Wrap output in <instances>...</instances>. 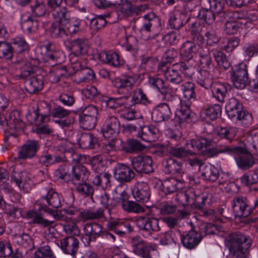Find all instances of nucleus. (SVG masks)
<instances>
[{
    "instance_id": "1",
    "label": "nucleus",
    "mask_w": 258,
    "mask_h": 258,
    "mask_svg": "<svg viewBox=\"0 0 258 258\" xmlns=\"http://www.w3.org/2000/svg\"><path fill=\"white\" fill-rule=\"evenodd\" d=\"M230 253L233 258H246L252 243L251 239L240 232L231 234L227 238Z\"/></svg>"
},
{
    "instance_id": "2",
    "label": "nucleus",
    "mask_w": 258,
    "mask_h": 258,
    "mask_svg": "<svg viewBox=\"0 0 258 258\" xmlns=\"http://www.w3.org/2000/svg\"><path fill=\"white\" fill-rule=\"evenodd\" d=\"M225 108L231 119L240 121L245 126H248L252 123L251 114L243 110L242 104L236 98H230L226 105Z\"/></svg>"
},
{
    "instance_id": "3",
    "label": "nucleus",
    "mask_w": 258,
    "mask_h": 258,
    "mask_svg": "<svg viewBox=\"0 0 258 258\" xmlns=\"http://www.w3.org/2000/svg\"><path fill=\"white\" fill-rule=\"evenodd\" d=\"M208 196L205 194H200L193 189L177 195L176 200L179 204L185 207L191 205L195 208L202 210L208 200Z\"/></svg>"
},
{
    "instance_id": "4",
    "label": "nucleus",
    "mask_w": 258,
    "mask_h": 258,
    "mask_svg": "<svg viewBox=\"0 0 258 258\" xmlns=\"http://www.w3.org/2000/svg\"><path fill=\"white\" fill-rule=\"evenodd\" d=\"M177 70H179L180 72L184 75L185 77L188 78H191L194 74L193 68L187 65L185 62L181 61L174 63L173 65V68L170 69L165 74V78L166 80L174 84L181 83L182 82V78L178 72Z\"/></svg>"
},
{
    "instance_id": "5",
    "label": "nucleus",
    "mask_w": 258,
    "mask_h": 258,
    "mask_svg": "<svg viewBox=\"0 0 258 258\" xmlns=\"http://www.w3.org/2000/svg\"><path fill=\"white\" fill-rule=\"evenodd\" d=\"M138 79L139 76L137 74L131 75L128 73L116 78L112 81V85L117 89L118 94L127 96Z\"/></svg>"
},
{
    "instance_id": "6",
    "label": "nucleus",
    "mask_w": 258,
    "mask_h": 258,
    "mask_svg": "<svg viewBox=\"0 0 258 258\" xmlns=\"http://www.w3.org/2000/svg\"><path fill=\"white\" fill-rule=\"evenodd\" d=\"M71 111L61 106H56L50 111L49 115L53 118L55 122L63 128H67L75 122L74 117L70 115Z\"/></svg>"
},
{
    "instance_id": "7",
    "label": "nucleus",
    "mask_w": 258,
    "mask_h": 258,
    "mask_svg": "<svg viewBox=\"0 0 258 258\" xmlns=\"http://www.w3.org/2000/svg\"><path fill=\"white\" fill-rule=\"evenodd\" d=\"M231 78L234 86L237 89H243L248 84L247 66L240 63L235 66L231 72Z\"/></svg>"
},
{
    "instance_id": "8",
    "label": "nucleus",
    "mask_w": 258,
    "mask_h": 258,
    "mask_svg": "<svg viewBox=\"0 0 258 258\" xmlns=\"http://www.w3.org/2000/svg\"><path fill=\"white\" fill-rule=\"evenodd\" d=\"M40 146V144L38 141L34 140L27 141L19 148L17 160L20 161L33 158L36 156V153L39 150Z\"/></svg>"
},
{
    "instance_id": "9",
    "label": "nucleus",
    "mask_w": 258,
    "mask_h": 258,
    "mask_svg": "<svg viewBox=\"0 0 258 258\" xmlns=\"http://www.w3.org/2000/svg\"><path fill=\"white\" fill-rule=\"evenodd\" d=\"M139 230L151 235L153 232L160 230V219L153 216L140 217L136 220Z\"/></svg>"
},
{
    "instance_id": "10",
    "label": "nucleus",
    "mask_w": 258,
    "mask_h": 258,
    "mask_svg": "<svg viewBox=\"0 0 258 258\" xmlns=\"http://www.w3.org/2000/svg\"><path fill=\"white\" fill-rule=\"evenodd\" d=\"M232 207L235 216L239 218L248 217L253 211V209L248 205L247 198L242 196L234 197Z\"/></svg>"
},
{
    "instance_id": "11",
    "label": "nucleus",
    "mask_w": 258,
    "mask_h": 258,
    "mask_svg": "<svg viewBox=\"0 0 258 258\" xmlns=\"http://www.w3.org/2000/svg\"><path fill=\"white\" fill-rule=\"evenodd\" d=\"M83 231L86 237H83L82 241L86 245H89L90 241H95L99 237H102L104 232L102 226L97 223H88L84 225Z\"/></svg>"
},
{
    "instance_id": "12",
    "label": "nucleus",
    "mask_w": 258,
    "mask_h": 258,
    "mask_svg": "<svg viewBox=\"0 0 258 258\" xmlns=\"http://www.w3.org/2000/svg\"><path fill=\"white\" fill-rule=\"evenodd\" d=\"M133 168L139 173L148 174L153 171L152 159L147 155H139L134 157L131 160Z\"/></svg>"
},
{
    "instance_id": "13",
    "label": "nucleus",
    "mask_w": 258,
    "mask_h": 258,
    "mask_svg": "<svg viewBox=\"0 0 258 258\" xmlns=\"http://www.w3.org/2000/svg\"><path fill=\"white\" fill-rule=\"evenodd\" d=\"M114 178L120 183L130 182L135 176L134 171L123 163L117 164L113 169Z\"/></svg>"
},
{
    "instance_id": "14",
    "label": "nucleus",
    "mask_w": 258,
    "mask_h": 258,
    "mask_svg": "<svg viewBox=\"0 0 258 258\" xmlns=\"http://www.w3.org/2000/svg\"><path fill=\"white\" fill-rule=\"evenodd\" d=\"M5 122L10 129L17 131L23 130L25 127V123L21 118L20 112L17 110L11 111L8 118L0 114V124L3 125Z\"/></svg>"
},
{
    "instance_id": "15",
    "label": "nucleus",
    "mask_w": 258,
    "mask_h": 258,
    "mask_svg": "<svg viewBox=\"0 0 258 258\" xmlns=\"http://www.w3.org/2000/svg\"><path fill=\"white\" fill-rule=\"evenodd\" d=\"M120 124L118 119L114 116L108 117L102 127L104 138L107 139L115 137L119 133Z\"/></svg>"
},
{
    "instance_id": "16",
    "label": "nucleus",
    "mask_w": 258,
    "mask_h": 258,
    "mask_svg": "<svg viewBox=\"0 0 258 258\" xmlns=\"http://www.w3.org/2000/svg\"><path fill=\"white\" fill-rule=\"evenodd\" d=\"M231 86L227 83H214L210 88L212 96L218 102L223 103L228 94Z\"/></svg>"
},
{
    "instance_id": "17",
    "label": "nucleus",
    "mask_w": 258,
    "mask_h": 258,
    "mask_svg": "<svg viewBox=\"0 0 258 258\" xmlns=\"http://www.w3.org/2000/svg\"><path fill=\"white\" fill-rule=\"evenodd\" d=\"M202 237L201 233L191 230L181 236V241L185 247L191 249L199 244Z\"/></svg>"
},
{
    "instance_id": "18",
    "label": "nucleus",
    "mask_w": 258,
    "mask_h": 258,
    "mask_svg": "<svg viewBox=\"0 0 258 258\" xmlns=\"http://www.w3.org/2000/svg\"><path fill=\"white\" fill-rule=\"evenodd\" d=\"M171 114L169 105L166 103H163L153 109L152 118L155 121L159 122L169 119Z\"/></svg>"
},
{
    "instance_id": "19",
    "label": "nucleus",
    "mask_w": 258,
    "mask_h": 258,
    "mask_svg": "<svg viewBox=\"0 0 258 258\" xmlns=\"http://www.w3.org/2000/svg\"><path fill=\"white\" fill-rule=\"evenodd\" d=\"M133 195L137 201L147 202L150 196V188L147 183L137 182L133 191Z\"/></svg>"
},
{
    "instance_id": "20",
    "label": "nucleus",
    "mask_w": 258,
    "mask_h": 258,
    "mask_svg": "<svg viewBox=\"0 0 258 258\" xmlns=\"http://www.w3.org/2000/svg\"><path fill=\"white\" fill-rule=\"evenodd\" d=\"M89 173L87 168L81 165H78L72 167L69 179L74 184L85 182L88 179Z\"/></svg>"
},
{
    "instance_id": "21",
    "label": "nucleus",
    "mask_w": 258,
    "mask_h": 258,
    "mask_svg": "<svg viewBox=\"0 0 258 258\" xmlns=\"http://www.w3.org/2000/svg\"><path fill=\"white\" fill-rule=\"evenodd\" d=\"M143 19V25L140 29L141 32H150L154 28L161 26V20L155 13L151 12L144 15Z\"/></svg>"
},
{
    "instance_id": "22",
    "label": "nucleus",
    "mask_w": 258,
    "mask_h": 258,
    "mask_svg": "<svg viewBox=\"0 0 258 258\" xmlns=\"http://www.w3.org/2000/svg\"><path fill=\"white\" fill-rule=\"evenodd\" d=\"M148 9L147 5L136 6L132 4L131 1L125 0L119 7V11L124 16H131L134 14L139 15L141 12Z\"/></svg>"
},
{
    "instance_id": "23",
    "label": "nucleus",
    "mask_w": 258,
    "mask_h": 258,
    "mask_svg": "<svg viewBox=\"0 0 258 258\" xmlns=\"http://www.w3.org/2000/svg\"><path fill=\"white\" fill-rule=\"evenodd\" d=\"M79 240L74 236H68L60 241V247L62 251L72 255H74L79 248Z\"/></svg>"
},
{
    "instance_id": "24",
    "label": "nucleus",
    "mask_w": 258,
    "mask_h": 258,
    "mask_svg": "<svg viewBox=\"0 0 258 258\" xmlns=\"http://www.w3.org/2000/svg\"><path fill=\"white\" fill-rule=\"evenodd\" d=\"M190 19V17L184 13L176 12L170 14L168 25L171 29L178 30L188 23Z\"/></svg>"
},
{
    "instance_id": "25",
    "label": "nucleus",
    "mask_w": 258,
    "mask_h": 258,
    "mask_svg": "<svg viewBox=\"0 0 258 258\" xmlns=\"http://www.w3.org/2000/svg\"><path fill=\"white\" fill-rule=\"evenodd\" d=\"M243 151L241 153H235L237 155L235 157L238 167L242 170H247L254 164V161L251 154L242 148Z\"/></svg>"
},
{
    "instance_id": "26",
    "label": "nucleus",
    "mask_w": 258,
    "mask_h": 258,
    "mask_svg": "<svg viewBox=\"0 0 258 258\" xmlns=\"http://www.w3.org/2000/svg\"><path fill=\"white\" fill-rule=\"evenodd\" d=\"M159 130L153 125L141 126L139 131L138 136L143 141L147 142L155 141L158 138Z\"/></svg>"
},
{
    "instance_id": "27",
    "label": "nucleus",
    "mask_w": 258,
    "mask_h": 258,
    "mask_svg": "<svg viewBox=\"0 0 258 258\" xmlns=\"http://www.w3.org/2000/svg\"><path fill=\"white\" fill-rule=\"evenodd\" d=\"M197 51V47L195 42L186 41L180 47V55L183 59L189 60L194 58Z\"/></svg>"
},
{
    "instance_id": "28",
    "label": "nucleus",
    "mask_w": 258,
    "mask_h": 258,
    "mask_svg": "<svg viewBox=\"0 0 258 258\" xmlns=\"http://www.w3.org/2000/svg\"><path fill=\"white\" fill-rule=\"evenodd\" d=\"M46 51L45 60L48 61L52 66H55L57 63H60L59 61V52L55 50V45L52 42H48L42 46Z\"/></svg>"
},
{
    "instance_id": "29",
    "label": "nucleus",
    "mask_w": 258,
    "mask_h": 258,
    "mask_svg": "<svg viewBox=\"0 0 258 258\" xmlns=\"http://www.w3.org/2000/svg\"><path fill=\"white\" fill-rule=\"evenodd\" d=\"M80 147L84 149H95L99 147L97 138L90 133H83L79 139Z\"/></svg>"
},
{
    "instance_id": "30",
    "label": "nucleus",
    "mask_w": 258,
    "mask_h": 258,
    "mask_svg": "<svg viewBox=\"0 0 258 258\" xmlns=\"http://www.w3.org/2000/svg\"><path fill=\"white\" fill-rule=\"evenodd\" d=\"M163 170L166 174H175L182 171V163L169 158L163 162Z\"/></svg>"
},
{
    "instance_id": "31",
    "label": "nucleus",
    "mask_w": 258,
    "mask_h": 258,
    "mask_svg": "<svg viewBox=\"0 0 258 258\" xmlns=\"http://www.w3.org/2000/svg\"><path fill=\"white\" fill-rule=\"evenodd\" d=\"M89 47V43L87 39L78 38L71 42V54H74L76 56L87 53Z\"/></svg>"
},
{
    "instance_id": "32",
    "label": "nucleus",
    "mask_w": 258,
    "mask_h": 258,
    "mask_svg": "<svg viewBox=\"0 0 258 258\" xmlns=\"http://www.w3.org/2000/svg\"><path fill=\"white\" fill-rule=\"evenodd\" d=\"M201 171L203 179L208 181L213 182L217 180L219 176L218 169L211 164L204 165Z\"/></svg>"
},
{
    "instance_id": "33",
    "label": "nucleus",
    "mask_w": 258,
    "mask_h": 258,
    "mask_svg": "<svg viewBox=\"0 0 258 258\" xmlns=\"http://www.w3.org/2000/svg\"><path fill=\"white\" fill-rule=\"evenodd\" d=\"M212 76L206 70H201L198 71L197 76V82L201 86L206 89L210 88L214 84Z\"/></svg>"
},
{
    "instance_id": "34",
    "label": "nucleus",
    "mask_w": 258,
    "mask_h": 258,
    "mask_svg": "<svg viewBox=\"0 0 258 258\" xmlns=\"http://www.w3.org/2000/svg\"><path fill=\"white\" fill-rule=\"evenodd\" d=\"M43 87V81L41 76L33 77L26 83V90L29 94H34L41 90Z\"/></svg>"
},
{
    "instance_id": "35",
    "label": "nucleus",
    "mask_w": 258,
    "mask_h": 258,
    "mask_svg": "<svg viewBox=\"0 0 258 258\" xmlns=\"http://www.w3.org/2000/svg\"><path fill=\"white\" fill-rule=\"evenodd\" d=\"M52 14L56 21V22L62 25L68 23V21L71 18L70 12L66 7L59 8L53 10Z\"/></svg>"
},
{
    "instance_id": "36",
    "label": "nucleus",
    "mask_w": 258,
    "mask_h": 258,
    "mask_svg": "<svg viewBox=\"0 0 258 258\" xmlns=\"http://www.w3.org/2000/svg\"><path fill=\"white\" fill-rule=\"evenodd\" d=\"M215 15L216 23L222 22L224 21L227 22L231 19H239L240 18V14L238 11H229L225 8L223 10L216 13Z\"/></svg>"
},
{
    "instance_id": "37",
    "label": "nucleus",
    "mask_w": 258,
    "mask_h": 258,
    "mask_svg": "<svg viewBox=\"0 0 258 258\" xmlns=\"http://www.w3.org/2000/svg\"><path fill=\"white\" fill-rule=\"evenodd\" d=\"M210 53L213 56L220 68L225 70L230 67V62L228 60L226 54L221 50L213 49L210 50Z\"/></svg>"
},
{
    "instance_id": "38",
    "label": "nucleus",
    "mask_w": 258,
    "mask_h": 258,
    "mask_svg": "<svg viewBox=\"0 0 258 258\" xmlns=\"http://www.w3.org/2000/svg\"><path fill=\"white\" fill-rule=\"evenodd\" d=\"M145 146L135 139H128L122 146V149L127 153H137L143 151Z\"/></svg>"
},
{
    "instance_id": "39",
    "label": "nucleus",
    "mask_w": 258,
    "mask_h": 258,
    "mask_svg": "<svg viewBox=\"0 0 258 258\" xmlns=\"http://www.w3.org/2000/svg\"><path fill=\"white\" fill-rule=\"evenodd\" d=\"M27 216L32 219V222L34 224L40 225L44 228L53 227L54 223V221H49L44 219L41 214L33 211H28Z\"/></svg>"
},
{
    "instance_id": "40",
    "label": "nucleus",
    "mask_w": 258,
    "mask_h": 258,
    "mask_svg": "<svg viewBox=\"0 0 258 258\" xmlns=\"http://www.w3.org/2000/svg\"><path fill=\"white\" fill-rule=\"evenodd\" d=\"M197 17L207 24H212L216 22V15L211 9L202 8L198 10Z\"/></svg>"
},
{
    "instance_id": "41",
    "label": "nucleus",
    "mask_w": 258,
    "mask_h": 258,
    "mask_svg": "<svg viewBox=\"0 0 258 258\" xmlns=\"http://www.w3.org/2000/svg\"><path fill=\"white\" fill-rule=\"evenodd\" d=\"M103 61L111 66L117 67L121 64L119 55L115 52L107 51L101 54Z\"/></svg>"
},
{
    "instance_id": "42",
    "label": "nucleus",
    "mask_w": 258,
    "mask_h": 258,
    "mask_svg": "<svg viewBox=\"0 0 258 258\" xmlns=\"http://www.w3.org/2000/svg\"><path fill=\"white\" fill-rule=\"evenodd\" d=\"M61 26V24L55 22L51 23L48 30L52 38H63L66 36V31Z\"/></svg>"
},
{
    "instance_id": "43",
    "label": "nucleus",
    "mask_w": 258,
    "mask_h": 258,
    "mask_svg": "<svg viewBox=\"0 0 258 258\" xmlns=\"http://www.w3.org/2000/svg\"><path fill=\"white\" fill-rule=\"evenodd\" d=\"M216 147L219 154H226L229 155H235V153H241L242 147L239 146H228L219 143Z\"/></svg>"
},
{
    "instance_id": "44",
    "label": "nucleus",
    "mask_w": 258,
    "mask_h": 258,
    "mask_svg": "<svg viewBox=\"0 0 258 258\" xmlns=\"http://www.w3.org/2000/svg\"><path fill=\"white\" fill-rule=\"evenodd\" d=\"M222 111L221 105L218 104L211 105L203 111L206 119L214 120L220 115Z\"/></svg>"
},
{
    "instance_id": "45",
    "label": "nucleus",
    "mask_w": 258,
    "mask_h": 258,
    "mask_svg": "<svg viewBox=\"0 0 258 258\" xmlns=\"http://www.w3.org/2000/svg\"><path fill=\"white\" fill-rule=\"evenodd\" d=\"M111 175L108 172H104L96 175L92 182L97 186H101L103 188L111 186L110 178Z\"/></svg>"
},
{
    "instance_id": "46",
    "label": "nucleus",
    "mask_w": 258,
    "mask_h": 258,
    "mask_svg": "<svg viewBox=\"0 0 258 258\" xmlns=\"http://www.w3.org/2000/svg\"><path fill=\"white\" fill-rule=\"evenodd\" d=\"M47 204L53 208L57 209L61 206V197L53 189H50L45 197Z\"/></svg>"
},
{
    "instance_id": "47",
    "label": "nucleus",
    "mask_w": 258,
    "mask_h": 258,
    "mask_svg": "<svg viewBox=\"0 0 258 258\" xmlns=\"http://www.w3.org/2000/svg\"><path fill=\"white\" fill-rule=\"evenodd\" d=\"M195 87V84L190 82H186L181 85L183 97L187 100H196Z\"/></svg>"
},
{
    "instance_id": "48",
    "label": "nucleus",
    "mask_w": 258,
    "mask_h": 258,
    "mask_svg": "<svg viewBox=\"0 0 258 258\" xmlns=\"http://www.w3.org/2000/svg\"><path fill=\"white\" fill-rule=\"evenodd\" d=\"M26 117L30 122L36 125L47 122L49 119L48 115L39 113L38 108L34 110L32 113H28L26 115Z\"/></svg>"
},
{
    "instance_id": "49",
    "label": "nucleus",
    "mask_w": 258,
    "mask_h": 258,
    "mask_svg": "<svg viewBox=\"0 0 258 258\" xmlns=\"http://www.w3.org/2000/svg\"><path fill=\"white\" fill-rule=\"evenodd\" d=\"M217 136L221 139H225L230 142L234 139L237 133V129L234 127H222L217 129Z\"/></svg>"
},
{
    "instance_id": "50",
    "label": "nucleus",
    "mask_w": 258,
    "mask_h": 258,
    "mask_svg": "<svg viewBox=\"0 0 258 258\" xmlns=\"http://www.w3.org/2000/svg\"><path fill=\"white\" fill-rule=\"evenodd\" d=\"M39 27L38 22L36 19H33L30 16L27 19L23 20L21 23V28L23 31L30 33L35 32Z\"/></svg>"
},
{
    "instance_id": "51",
    "label": "nucleus",
    "mask_w": 258,
    "mask_h": 258,
    "mask_svg": "<svg viewBox=\"0 0 258 258\" xmlns=\"http://www.w3.org/2000/svg\"><path fill=\"white\" fill-rule=\"evenodd\" d=\"M80 216L85 220L100 219L104 217V211L101 208L96 211L84 210L80 213Z\"/></svg>"
},
{
    "instance_id": "52",
    "label": "nucleus",
    "mask_w": 258,
    "mask_h": 258,
    "mask_svg": "<svg viewBox=\"0 0 258 258\" xmlns=\"http://www.w3.org/2000/svg\"><path fill=\"white\" fill-rule=\"evenodd\" d=\"M96 117L79 115L80 125L83 130H90L94 128L96 125Z\"/></svg>"
},
{
    "instance_id": "53",
    "label": "nucleus",
    "mask_w": 258,
    "mask_h": 258,
    "mask_svg": "<svg viewBox=\"0 0 258 258\" xmlns=\"http://www.w3.org/2000/svg\"><path fill=\"white\" fill-rule=\"evenodd\" d=\"M53 71L54 72V82H59L61 79L68 78L73 74V72L68 69L66 67L62 66L55 67Z\"/></svg>"
},
{
    "instance_id": "54",
    "label": "nucleus",
    "mask_w": 258,
    "mask_h": 258,
    "mask_svg": "<svg viewBox=\"0 0 258 258\" xmlns=\"http://www.w3.org/2000/svg\"><path fill=\"white\" fill-rule=\"evenodd\" d=\"M64 232L68 234L74 236H79L80 234V230L76 223L71 219L66 223H62Z\"/></svg>"
},
{
    "instance_id": "55",
    "label": "nucleus",
    "mask_w": 258,
    "mask_h": 258,
    "mask_svg": "<svg viewBox=\"0 0 258 258\" xmlns=\"http://www.w3.org/2000/svg\"><path fill=\"white\" fill-rule=\"evenodd\" d=\"M212 141L205 138H195L191 140L190 145L195 151H201L210 146Z\"/></svg>"
},
{
    "instance_id": "56",
    "label": "nucleus",
    "mask_w": 258,
    "mask_h": 258,
    "mask_svg": "<svg viewBox=\"0 0 258 258\" xmlns=\"http://www.w3.org/2000/svg\"><path fill=\"white\" fill-rule=\"evenodd\" d=\"M79 77L78 79V83H87L90 81L93 80L95 77V75L94 71L88 67H84L81 71L78 73L77 75Z\"/></svg>"
},
{
    "instance_id": "57",
    "label": "nucleus",
    "mask_w": 258,
    "mask_h": 258,
    "mask_svg": "<svg viewBox=\"0 0 258 258\" xmlns=\"http://www.w3.org/2000/svg\"><path fill=\"white\" fill-rule=\"evenodd\" d=\"M148 83L150 87L156 89L160 93H165L167 86L164 81L161 78L156 77H149Z\"/></svg>"
},
{
    "instance_id": "58",
    "label": "nucleus",
    "mask_w": 258,
    "mask_h": 258,
    "mask_svg": "<svg viewBox=\"0 0 258 258\" xmlns=\"http://www.w3.org/2000/svg\"><path fill=\"white\" fill-rule=\"evenodd\" d=\"M206 42L208 45L213 46L217 44L220 39L219 34L217 30L212 27L208 29L205 34Z\"/></svg>"
},
{
    "instance_id": "59",
    "label": "nucleus",
    "mask_w": 258,
    "mask_h": 258,
    "mask_svg": "<svg viewBox=\"0 0 258 258\" xmlns=\"http://www.w3.org/2000/svg\"><path fill=\"white\" fill-rule=\"evenodd\" d=\"M132 101L134 104H142L146 105L150 103V101L146 94L141 88H138L134 91Z\"/></svg>"
},
{
    "instance_id": "60",
    "label": "nucleus",
    "mask_w": 258,
    "mask_h": 258,
    "mask_svg": "<svg viewBox=\"0 0 258 258\" xmlns=\"http://www.w3.org/2000/svg\"><path fill=\"white\" fill-rule=\"evenodd\" d=\"M13 239L18 244L24 247H28L32 244V238L26 233L16 234L14 236Z\"/></svg>"
},
{
    "instance_id": "61",
    "label": "nucleus",
    "mask_w": 258,
    "mask_h": 258,
    "mask_svg": "<svg viewBox=\"0 0 258 258\" xmlns=\"http://www.w3.org/2000/svg\"><path fill=\"white\" fill-rule=\"evenodd\" d=\"M81 20L79 18H73L68 21L64 26L70 34H75L80 30Z\"/></svg>"
},
{
    "instance_id": "62",
    "label": "nucleus",
    "mask_w": 258,
    "mask_h": 258,
    "mask_svg": "<svg viewBox=\"0 0 258 258\" xmlns=\"http://www.w3.org/2000/svg\"><path fill=\"white\" fill-rule=\"evenodd\" d=\"M13 54V48L11 44L6 41H0V58H11Z\"/></svg>"
},
{
    "instance_id": "63",
    "label": "nucleus",
    "mask_w": 258,
    "mask_h": 258,
    "mask_svg": "<svg viewBox=\"0 0 258 258\" xmlns=\"http://www.w3.org/2000/svg\"><path fill=\"white\" fill-rule=\"evenodd\" d=\"M70 166L68 164H62L55 170L54 175L57 179L68 180L70 178L69 173Z\"/></svg>"
},
{
    "instance_id": "64",
    "label": "nucleus",
    "mask_w": 258,
    "mask_h": 258,
    "mask_svg": "<svg viewBox=\"0 0 258 258\" xmlns=\"http://www.w3.org/2000/svg\"><path fill=\"white\" fill-rule=\"evenodd\" d=\"M5 214L10 218L18 219L22 216V211L14 204H8L6 207Z\"/></svg>"
}]
</instances>
